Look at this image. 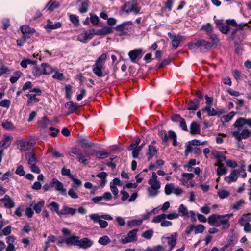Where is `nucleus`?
<instances>
[{
  "label": "nucleus",
  "mask_w": 251,
  "mask_h": 251,
  "mask_svg": "<svg viewBox=\"0 0 251 251\" xmlns=\"http://www.w3.org/2000/svg\"><path fill=\"white\" fill-rule=\"evenodd\" d=\"M240 129L238 131H234L232 133L233 136L238 141H241L242 139H246L250 136V131L248 129L244 128L242 132L240 133Z\"/></svg>",
  "instance_id": "423d86ee"
},
{
  "label": "nucleus",
  "mask_w": 251,
  "mask_h": 251,
  "mask_svg": "<svg viewBox=\"0 0 251 251\" xmlns=\"http://www.w3.org/2000/svg\"><path fill=\"white\" fill-rule=\"evenodd\" d=\"M163 249L164 248L163 246L159 245L154 247L153 249L150 247H148L145 250V251H163Z\"/></svg>",
  "instance_id": "bf43d9fd"
},
{
  "label": "nucleus",
  "mask_w": 251,
  "mask_h": 251,
  "mask_svg": "<svg viewBox=\"0 0 251 251\" xmlns=\"http://www.w3.org/2000/svg\"><path fill=\"white\" fill-rule=\"evenodd\" d=\"M143 50L141 48L136 49L130 51L128 53V56L133 63H136V60L138 58H141L142 56Z\"/></svg>",
  "instance_id": "6e6552de"
},
{
  "label": "nucleus",
  "mask_w": 251,
  "mask_h": 251,
  "mask_svg": "<svg viewBox=\"0 0 251 251\" xmlns=\"http://www.w3.org/2000/svg\"><path fill=\"white\" fill-rule=\"evenodd\" d=\"M52 187H55L56 191H60L61 195L66 196V190L64 188L63 184L58 179L54 178L52 180Z\"/></svg>",
  "instance_id": "9d476101"
},
{
  "label": "nucleus",
  "mask_w": 251,
  "mask_h": 251,
  "mask_svg": "<svg viewBox=\"0 0 251 251\" xmlns=\"http://www.w3.org/2000/svg\"><path fill=\"white\" fill-rule=\"evenodd\" d=\"M80 7L79 8V11L81 13H85L88 10L89 6V1L88 0H80Z\"/></svg>",
  "instance_id": "393cba45"
},
{
  "label": "nucleus",
  "mask_w": 251,
  "mask_h": 251,
  "mask_svg": "<svg viewBox=\"0 0 251 251\" xmlns=\"http://www.w3.org/2000/svg\"><path fill=\"white\" fill-rule=\"evenodd\" d=\"M153 234V230L152 229H150L144 232L142 234V236L147 239H150L152 237Z\"/></svg>",
  "instance_id": "4d7b16f0"
},
{
  "label": "nucleus",
  "mask_w": 251,
  "mask_h": 251,
  "mask_svg": "<svg viewBox=\"0 0 251 251\" xmlns=\"http://www.w3.org/2000/svg\"><path fill=\"white\" fill-rule=\"evenodd\" d=\"M22 73L20 71H16L14 73V75L11 76L10 78V81L12 84L16 83L17 80L20 78Z\"/></svg>",
  "instance_id": "a18cd8bd"
},
{
  "label": "nucleus",
  "mask_w": 251,
  "mask_h": 251,
  "mask_svg": "<svg viewBox=\"0 0 251 251\" xmlns=\"http://www.w3.org/2000/svg\"><path fill=\"white\" fill-rule=\"evenodd\" d=\"M65 107L69 110V114L75 112L79 107L72 101L67 102L65 105Z\"/></svg>",
  "instance_id": "c756f323"
},
{
  "label": "nucleus",
  "mask_w": 251,
  "mask_h": 251,
  "mask_svg": "<svg viewBox=\"0 0 251 251\" xmlns=\"http://www.w3.org/2000/svg\"><path fill=\"white\" fill-rule=\"evenodd\" d=\"M168 134L164 130H160L158 132V135L161 138L163 143L168 142L169 139L173 140V145L176 146L177 145V135L176 133L173 130H169Z\"/></svg>",
  "instance_id": "7ed1b4c3"
},
{
  "label": "nucleus",
  "mask_w": 251,
  "mask_h": 251,
  "mask_svg": "<svg viewBox=\"0 0 251 251\" xmlns=\"http://www.w3.org/2000/svg\"><path fill=\"white\" fill-rule=\"evenodd\" d=\"M106 58V54L105 53L102 54L98 58L95 65L93 66V73L98 77H103L105 75H103L101 69L105 64Z\"/></svg>",
  "instance_id": "f03ea898"
},
{
  "label": "nucleus",
  "mask_w": 251,
  "mask_h": 251,
  "mask_svg": "<svg viewBox=\"0 0 251 251\" xmlns=\"http://www.w3.org/2000/svg\"><path fill=\"white\" fill-rule=\"evenodd\" d=\"M219 30L224 34H227L230 32L231 28L226 25H222L219 26Z\"/></svg>",
  "instance_id": "37998d69"
},
{
  "label": "nucleus",
  "mask_w": 251,
  "mask_h": 251,
  "mask_svg": "<svg viewBox=\"0 0 251 251\" xmlns=\"http://www.w3.org/2000/svg\"><path fill=\"white\" fill-rule=\"evenodd\" d=\"M12 137L9 135H4V138L0 142V146L5 149L7 148L10 145Z\"/></svg>",
  "instance_id": "b1692460"
},
{
  "label": "nucleus",
  "mask_w": 251,
  "mask_h": 251,
  "mask_svg": "<svg viewBox=\"0 0 251 251\" xmlns=\"http://www.w3.org/2000/svg\"><path fill=\"white\" fill-rule=\"evenodd\" d=\"M25 158L27 160L28 164L33 165L36 164L38 161L35 154L32 152H29L25 154Z\"/></svg>",
  "instance_id": "4be33fe9"
},
{
  "label": "nucleus",
  "mask_w": 251,
  "mask_h": 251,
  "mask_svg": "<svg viewBox=\"0 0 251 251\" xmlns=\"http://www.w3.org/2000/svg\"><path fill=\"white\" fill-rule=\"evenodd\" d=\"M229 195V193L226 190H219L218 192V196L221 198V199H224L226 198H227Z\"/></svg>",
  "instance_id": "69168bd1"
},
{
  "label": "nucleus",
  "mask_w": 251,
  "mask_h": 251,
  "mask_svg": "<svg viewBox=\"0 0 251 251\" xmlns=\"http://www.w3.org/2000/svg\"><path fill=\"white\" fill-rule=\"evenodd\" d=\"M84 34H86V37L88 41L92 39L94 35H96V30L94 28H91L89 30L83 31Z\"/></svg>",
  "instance_id": "79ce46f5"
},
{
  "label": "nucleus",
  "mask_w": 251,
  "mask_h": 251,
  "mask_svg": "<svg viewBox=\"0 0 251 251\" xmlns=\"http://www.w3.org/2000/svg\"><path fill=\"white\" fill-rule=\"evenodd\" d=\"M177 238V234L176 232H174L171 235V237H163L162 239L168 240V244L169 247V250H172L176 246V244Z\"/></svg>",
  "instance_id": "4468645a"
},
{
  "label": "nucleus",
  "mask_w": 251,
  "mask_h": 251,
  "mask_svg": "<svg viewBox=\"0 0 251 251\" xmlns=\"http://www.w3.org/2000/svg\"><path fill=\"white\" fill-rule=\"evenodd\" d=\"M70 20L73 23L75 26H78L79 25V20L78 18L75 15H71L70 16Z\"/></svg>",
  "instance_id": "052dcab7"
},
{
  "label": "nucleus",
  "mask_w": 251,
  "mask_h": 251,
  "mask_svg": "<svg viewBox=\"0 0 251 251\" xmlns=\"http://www.w3.org/2000/svg\"><path fill=\"white\" fill-rule=\"evenodd\" d=\"M90 21L91 23L95 25H97L100 21L99 17L96 15L92 13H90Z\"/></svg>",
  "instance_id": "6e6d98bb"
},
{
  "label": "nucleus",
  "mask_w": 251,
  "mask_h": 251,
  "mask_svg": "<svg viewBox=\"0 0 251 251\" xmlns=\"http://www.w3.org/2000/svg\"><path fill=\"white\" fill-rule=\"evenodd\" d=\"M238 170H232L230 175L225 177L224 180L228 184H230L233 182H236L238 179Z\"/></svg>",
  "instance_id": "f8f14e48"
},
{
  "label": "nucleus",
  "mask_w": 251,
  "mask_h": 251,
  "mask_svg": "<svg viewBox=\"0 0 251 251\" xmlns=\"http://www.w3.org/2000/svg\"><path fill=\"white\" fill-rule=\"evenodd\" d=\"M165 220V214L163 213L160 215L155 216L152 222L155 223H158L161 222L163 220Z\"/></svg>",
  "instance_id": "603ef678"
},
{
  "label": "nucleus",
  "mask_w": 251,
  "mask_h": 251,
  "mask_svg": "<svg viewBox=\"0 0 251 251\" xmlns=\"http://www.w3.org/2000/svg\"><path fill=\"white\" fill-rule=\"evenodd\" d=\"M190 129V133L192 135L199 134L201 132L200 126L195 121H193L191 123Z\"/></svg>",
  "instance_id": "5701e85b"
},
{
  "label": "nucleus",
  "mask_w": 251,
  "mask_h": 251,
  "mask_svg": "<svg viewBox=\"0 0 251 251\" xmlns=\"http://www.w3.org/2000/svg\"><path fill=\"white\" fill-rule=\"evenodd\" d=\"M111 242L108 236L105 235L99 238L98 243L102 245H106Z\"/></svg>",
  "instance_id": "c03bdc74"
},
{
  "label": "nucleus",
  "mask_w": 251,
  "mask_h": 251,
  "mask_svg": "<svg viewBox=\"0 0 251 251\" xmlns=\"http://www.w3.org/2000/svg\"><path fill=\"white\" fill-rule=\"evenodd\" d=\"M179 127L183 131H188L185 120L183 118L179 121Z\"/></svg>",
  "instance_id": "338daca9"
},
{
  "label": "nucleus",
  "mask_w": 251,
  "mask_h": 251,
  "mask_svg": "<svg viewBox=\"0 0 251 251\" xmlns=\"http://www.w3.org/2000/svg\"><path fill=\"white\" fill-rule=\"evenodd\" d=\"M76 211V209L69 207L67 206H63L62 210L60 211V216L71 215H74Z\"/></svg>",
  "instance_id": "412c9836"
},
{
  "label": "nucleus",
  "mask_w": 251,
  "mask_h": 251,
  "mask_svg": "<svg viewBox=\"0 0 251 251\" xmlns=\"http://www.w3.org/2000/svg\"><path fill=\"white\" fill-rule=\"evenodd\" d=\"M48 207H50V210L52 212H55L59 216H60V211H59V205L56 202L52 201L50 203Z\"/></svg>",
  "instance_id": "7c9ffc66"
},
{
  "label": "nucleus",
  "mask_w": 251,
  "mask_h": 251,
  "mask_svg": "<svg viewBox=\"0 0 251 251\" xmlns=\"http://www.w3.org/2000/svg\"><path fill=\"white\" fill-rule=\"evenodd\" d=\"M148 193L149 197H154L158 195L159 191L158 190L153 189H151V187H149L148 188Z\"/></svg>",
  "instance_id": "680f3d73"
},
{
  "label": "nucleus",
  "mask_w": 251,
  "mask_h": 251,
  "mask_svg": "<svg viewBox=\"0 0 251 251\" xmlns=\"http://www.w3.org/2000/svg\"><path fill=\"white\" fill-rule=\"evenodd\" d=\"M227 170L224 164H220V167H218L216 169L217 174L219 176L225 175L227 173Z\"/></svg>",
  "instance_id": "a19ab883"
},
{
  "label": "nucleus",
  "mask_w": 251,
  "mask_h": 251,
  "mask_svg": "<svg viewBox=\"0 0 251 251\" xmlns=\"http://www.w3.org/2000/svg\"><path fill=\"white\" fill-rule=\"evenodd\" d=\"M137 229H135L130 231L128 233L126 237L124 238L121 239V243L122 244H126L128 243L134 242L135 241H136L138 239L137 236Z\"/></svg>",
  "instance_id": "39448f33"
},
{
  "label": "nucleus",
  "mask_w": 251,
  "mask_h": 251,
  "mask_svg": "<svg viewBox=\"0 0 251 251\" xmlns=\"http://www.w3.org/2000/svg\"><path fill=\"white\" fill-rule=\"evenodd\" d=\"M148 183L151 185L150 187H151V189L158 190L160 188V183L159 181L149 180Z\"/></svg>",
  "instance_id": "8fccbe9b"
},
{
  "label": "nucleus",
  "mask_w": 251,
  "mask_h": 251,
  "mask_svg": "<svg viewBox=\"0 0 251 251\" xmlns=\"http://www.w3.org/2000/svg\"><path fill=\"white\" fill-rule=\"evenodd\" d=\"M145 145V143H143L140 146H138L137 148L135 150H133L132 154V157L134 159H136L138 158V156L139 155V152L141 151L142 148L144 147V146Z\"/></svg>",
  "instance_id": "58836bf2"
},
{
  "label": "nucleus",
  "mask_w": 251,
  "mask_h": 251,
  "mask_svg": "<svg viewBox=\"0 0 251 251\" xmlns=\"http://www.w3.org/2000/svg\"><path fill=\"white\" fill-rule=\"evenodd\" d=\"M198 43L200 44L199 48H200L201 51L203 52H206L212 46V44L211 42L204 40H198Z\"/></svg>",
  "instance_id": "f3484780"
},
{
  "label": "nucleus",
  "mask_w": 251,
  "mask_h": 251,
  "mask_svg": "<svg viewBox=\"0 0 251 251\" xmlns=\"http://www.w3.org/2000/svg\"><path fill=\"white\" fill-rule=\"evenodd\" d=\"M218 215L215 214H212L208 218V224L212 226H218L219 225L217 224Z\"/></svg>",
  "instance_id": "2f4dec72"
},
{
  "label": "nucleus",
  "mask_w": 251,
  "mask_h": 251,
  "mask_svg": "<svg viewBox=\"0 0 251 251\" xmlns=\"http://www.w3.org/2000/svg\"><path fill=\"white\" fill-rule=\"evenodd\" d=\"M59 3L58 2L56 1L53 2L50 1L48 3L46 7L49 11L51 12L53 11L55 8L59 7Z\"/></svg>",
  "instance_id": "f704fd0d"
},
{
  "label": "nucleus",
  "mask_w": 251,
  "mask_h": 251,
  "mask_svg": "<svg viewBox=\"0 0 251 251\" xmlns=\"http://www.w3.org/2000/svg\"><path fill=\"white\" fill-rule=\"evenodd\" d=\"M79 236H72L65 239V242L68 246L75 245L78 246Z\"/></svg>",
  "instance_id": "aec40b11"
},
{
  "label": "nucleus",
  "mask_w": 251,
  "mask_h": 251,
  "mask_svg": "<svg viewBox=\"0 0 251 251\" xmlns=\"http://www.w3.org/2000/svg\"><path fill=\"white\" fill-rule=\"evenodd\" d=\"M115 29L116 31L120 32L119 35L120 36L127 35L128 33V28L124 22L118 25Z\"/></svg>",
  "instance_id": "2eb2a0df"
},
{
  "label": "nucleus",
  "mask_w": 251,
  "mask_h": 251,
  "mask_svg": "<svg viewBox=\"0 0 251 251\" xmlns=\"http://www.w3.org/2000/svg\"><path fill=\"white\" fill-rule=\"evenodd\" d=\"M240 221L246 223H249L251 221V213L244 214L241 218Z\"/></svg>",
  "instance_id": "774afa93"
},
{
  "label": "nucleus",
  "mask_w": 251,
  "mask_h": 251,
  "mask_svg": "<svg viewBox=\"0 0 251 251\" xmlns=\"http://www.w3.org/2000/svg\"><path fill=\"white\" fill-rule=\"evenodd\" d=\"M240 35L242 36V38H240L239 41L235 40L234 41L235 51V53L238 55H241L244 50L242 42L243 41L245 37L244 32H241L240 33Z\"/></svg>",
  "instance_id": "0eeeda50"
},
{
  "label": "nucleus",
  "mask_w": 251,
  "mask_h": 251,
  "mask_svg": "<svg viewBox=\"0 0 251 251\" xmlns=\"http://www.w3.org/2000/svg\"><path fill=\"white\" fill-rule=\"evenodd\" d=\"M26 96L28 98L27 105H30L33 102L37 103L40 101V99L36 97V94H27Z\"/></svg>",
  "instance_id": "473e14b6"
},
{
  "label": "nucleus",
  "mask_w": 251,
  "mask_h": 251,
  "mask_svg": "<svg viewBox=\"0 0 251 251\" xmlns=\"http://www.w3.org/2000/svg\"><path fill=\"white\" fill-rule=\"evenodd\" d=\"M90 217L93 220L94 223H98L101 228H106L108 226V224L107 222L100 219V216L98 214H92L90 215Z\"/></svg>",
  "instance_id": "ddd939ff"
},
{
  "label": "nucleus",
  "mask_w": 251,
  "mask_h": 251,
  "mask_svg": "<svg viewBox=\"0 0 251 251\" xmlns=\"http://www.w3.org/2000/svg\"><path fill=\"white\" fill-rule=\"evenodd\" d=\"M112 28L111 27L104 26L102 28L96 31V33L97 35L105 36L112 33Z\"/></svg>",
  "instance_id": "a878e982"
},
{
  "label": "nucleus",
  "mask_w": 251,
  "mask_h": 251,
  "mask_svg": "<svg viewBox=\"0 0 251 251\" xmlns=\"http://www.w3.org/2000/svg\"><path fill=\"white\" fill-rule=\"evenodd\" d=\"M55 71L49 64L46 63H42L41 67L34 66L32 69V75L36 77L42 75H49Z\"/></svg>",
  "instance_id": "f257e3e1"
},
{
  "label": "nucleus",
  "mask_w": 251,
  "mask_h": 251,
  "mask_svg": "<svg viewBox=\"0 0 251 251\" xmlns=\"http://www.w3.org/2000/svg\"><path fill=\"white\" fill-rule=\"evenodd\" d=\"M107 174L105 172H101L96 175V176L100 178V185L101 187H103L107 182Z\"/></svg>",
  "instance_id": "c85d7f7f"
},
{
  "label": "nucleus",
  "mask_w": 251,
  "mask_h": 251,
  "mask_svg": "<svg viewBox=\"0 0 251 251\" xmlns=\"http://www.w3.org/2000/svg\"><path fill=\"white\" fill-rule=\"evenodd\" d=\"M61 26V24L60 22H57L54 24H52L50 20H48V24L45 26V28L48 30V31H50L52 29L58 28Z\"/></svg>",
  "instance_id": "cd10ccee"
},
{
  "label": "nucleus",
  "mask_w": 251,
  "mask_h": 251,
  "mask_svg": "<svg viewBox=\"0 0 251 251\" xmlns=\"http://www.w3.org/2000/svg\"><path fill=\"white\" fill-rule=\"evenodd\" d=\"M201 30L205 31L207 34L209 35L212 33L213 28L211 24L210 23H207V24L203 25L202 26Z\"/></svg>",
  "instance_id": "ea45409f"
},
{
  "label": "nucleus",
  "mask_w": 251,
  "mask_h": 251,
  "mask_svg": "<svg viewBox=\"0 0 251 251\" xmlns=\"http://www.w3.org/2000/svg\"><path fill=\"white\" fill-rule=\"evenodd\" d=\"M72 154L77 155L78 156H79V155H81V152L80 149L76 147H74L72 148L71 151L69 153L70 156L74 157V156L72 155Z\"/></svg>",
  "instance_id": "e2e57ef3"
},
{
  "label": "nucleus",
  "mask_w": 251,
  "mask_h": 251,
  "mask_svg": "<svg viewBox=\"0 0 251 251\" xmlns=\"http://www.w3.org/2000/svg\"><path fill=\"white\" fill-rule=\"evenodd\" d=\"M245 122L246 118L240 117L236 120L235 122L234 123L233 126L235 127L240 128L246 125Z\"/></svg>",
  "instance_id": "e433bc0d"
},
{
  "label": "nucleus",
  "mask_w": 251,
  "mask_h": 251,
  "mask_svg": "<svg viewBox=\"0 0 251 251\" xmlns=\"http://www.w3.org/2000/svg\"><path fill=\"white\" fill-rule=\"evenodd\" d=\"M157 154V150L153 145H150L148 146V150L147 152L148 156V160H151L154 156H156Z\"/></svg>",
  "instance_id": "dca6fc26"
},
{
  "label": "nucleus",
  "mask_w": 251,
  "mask_h": 251,
  "mask_svg": "<svg viewBox=\"0 0 251 251\" xmlns=\"http://www.w3.org/2000/svg\"><path fill=\"white\" fill-rule=\"evenodd\" d=\"M178 212L179 215L181 216H187L188 214V211L186 207L183 205L181 204L178 208Z\"/></svg>",
  "instance_id": "49530a36"
},
{
  "label": "nucleus",
  "mask_w": 251,
  "mask_h": 251,
  "mask_svg": "<svg viewBox=\"0 0 251 251\" xmlns=\"http://www.w3.org/2000/svg\"><path fill=\"white\" fill-rule=\"evenodd\" d=\"M217 224L219 225L218 227H221L223 229L228 228L230 225L229 218H225L223 215H218Z\"/></svg>",
  "instance_id": "1a4fd4ad"
},
{
  "label": "nucleus",
  "mask_w": 251,
  "mask_h": 251,
  "mask_svg": "<svg viewBox=\"0 0 251 251\" xmlns=\"http://www.w3.org/2000/svg\"><path fill=\"white\" fill-rule=\"evenodd\" d=\"M110 153L107 152H104L103 151H98L96 152L95 156L97 158L99 159H103L107 157L109 155Z\"/></svg>",
  "instance_id": "09e8293b"
},
{
  "label": "nucleus",
  "mask_w": 251,
  "mask_h": 251,
  "mask_svg": "<svg viewBox=\"0 0 251 251\" xmlns=\"http://www.w3.org/2000/svg\"><path fill=\"white\" fill-rule=\"evenodd\" d=\"M227 244L230 246L236 242L235 237L233 235H229L226 238Z\"/></svg>",
  "instance_id": "0e129e2a"
},
{
  "label": "nucleus",
  "mask_w": 251,
  "mask_h": 251,
  "mask_svg": "<svg viewBox=\"0 0 251 251\" xmlns=\"http://www.w3.org/2000/svg\"><path fill=\"white\" fill-rule=\"evenodd\" d=\"M49 120L46 116L43 117L42 119L38 122V127L42 128H46L49 124Z\"/></svg>",
  "instance_id": "4c0bfd02"
},
{
  "label": "nucleus",
  "mask_w": 251,
  "mask_h": 251,
  "mask_svg": "<svg viewBox=\"0 0 251 251\" xmlns=\"http://www.w3.org/2000/svg\"><path fill=\"white\" fill-rule=\"evenodd\" d=\"M1 201L4 203V206L7 208H11L15 206L14 202L7 195H5L4 198L1 199Z\"/></svg>",
  "instance_id": "6ab92c4d"
},
{
  "label": "nucleus",
  "mask_w": 251,
  "mask_h": 251,
  "mask_svg": "<svg viewBox=\"0 0 251 251\" xmlns=\"http://www.w3.org/2000/svg\"><path fill=\"white\" fill-rule=\"evenodd\" d=\"M224 113L225 111L224 110H215L213 108L211 107V106H210V111L208 112V115L209 116H220Z\"/></svg>",
  "instance_id": "72a5a7b5"
},
{
  "label": "nucleus",
  "mask_w": 251,
  "mask_h": 251,
  "mask_svg": "<svg viewBox=\"0 0 251 251\" xmlns=\"http://www.w3.org/2000/svg\"><path fill=\"white\" fill-rule=\"evenodd\" d=\"M29 143L28 141H24L21 143L20 150L22 151H26L29 150Z\"/></svg>",
  "instance_id": "5fc2aeb1"
},
{
  "label": "nucleus",
  "mask_w": 251,
  "mask_h": 251,
  "mask_svg": "<svg viewBox=\"0 0 251 251\" xmlns=\"http://www.w3.org/2000/svg\"><path fill=\"white\" fill-rule=\"evenodd\" d=\"M45 201L44 200H41L37 203H36L33 207V209L36 213H39L42 211V208L44 207Z\"/></svg>",
  "instance_id": "c9c22d12"
},
{
  "label": "nucleus",
  "mask_w": 251,
  "mask_h": 251,
  "mask_svg": "<svg viewBox=\"0 0 251 251\" xmlns=\"http://www.w3.org/2000/svg\"><path fill=\"white\" fill-rule=\"evenodd\" d=\"M174 189L173 183L167 184L165 187V193L167 195H170Z\"/></svg>",
  "instance_id": "3c124183"
},
{
  "label": "nucleus",
  "mask_w": 251,
  "mask_h": 251,
  "mask_svg": "<svg viewBox=\"0 0 251 251\" xmlns=\"http://www.w3.org/2000/svg\"><path fill=\"white\" fill-rule=\"evenodd\" d=\"M205 226L202 224L194 226V232L195 234L202 233L205 230Z\"/></svg>",
  "instance_id": "864d4df0"
},
{
  "label": "nucleus",
  "mask_w": 251,
  "mask_h": 251,
  "mask_svg": "<svg viewBox=\"0 0 251 251\" xmlns=\"http://www.w3.org/2000/svg\"><path fill=\"white\" fill-rule=\"evenodd\" d=\"M79 143L83 147L89 148L92 146V144L91 143H88L87 140L83 138H79Z\"/></svg>",
  "instance_id": "13d9d810"
},
{
  "label": "nucleus",
  "mask_w": 251,
  "mask_h": 251,
  "mask_svg": "<svg viewBox=\"0 0 251 251\" xmlns=\"http://www.w3.org/2000/svg\"><path fill=\"white\" fill-rule=\"evenodd\" d=\"M183 37L181 35H174L172 41V45L174 49H176L179 46Z\"/></svg>",
  "instance_id": "bb28decb"
},
{
  "label": "nucleus",
  "mask_w": 251,
  "mask_h": 251,
  "mask_svg": "<svg viewBox=\"0 0 251 251\" xmlns=\"http://www.w3.org/2000/svg\"><path fill=\"white\" fill-rule=\"evenodd\" d=\"M77 158L78 159V161L80 163L86 164V162L88 160H90V157L87 154L83 155L81 153V155H79V156H77Z\"/></svg>",
  "instance_id": "de8ad7c7"
},
{
  "label": "nucleus",
  "mask_w": 251,
  "mask_h": 251,
  "mask_svg": "<svg viewBox=\"0 0 251 251\" xmlns=\"http://www.w3.org/2000/svg\"><path fill=\"white\" fill-rule=\"evenodd\" d=\"M125 9L126 13L133 12L135 14L140 13V8L137 6V2L136 0H131L124 4L122 7V10Z\"/></svg>",
  "instance_id": "20e7f679"
},
{
  "label": "nucleus",
  "mask_w": 251,
  "mask_h": 251,
  "mask_svg": "<svg viewBox=\"0 0 251 251\" xmlns=\"http://www.w3.org/2000/svg\"><path fill=\"white\" fill-rule=\"evenodd\" d=\"M93 244V241L91 239L84 237L79 239L78 246L79 248L87 249L91 247Z\"/></svg>",
  "instance_id": "9b49d317"
},
{
  "label": "nucleus",
  "mask_w": 251,
  "mask_h": 251,
  "mask_svg": "<svg viewBox=\"0 0 251 251\" xmlns=\"http://www.w3.org/2000/svg\"><path fill=\"white\" fill-rule=\"evenodd\" d=\"M200 100L198 99H194L193 100H191L188 103V107L187 108V110H197L200 105Z\"/></svg>",
  "instance_id": "a211bd4d"
}]
</instances>
